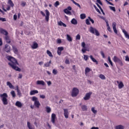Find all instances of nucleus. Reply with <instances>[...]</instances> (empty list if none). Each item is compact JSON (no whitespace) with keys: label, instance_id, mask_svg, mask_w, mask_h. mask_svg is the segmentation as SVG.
<instances>
[{"label":"nucleus","instance_id":"nucleus-1","mask_svg":"<svg viewBox=\"0 0 129 129\" xmlns=\"http://www.w3.org/2000/svg\"><path fill=\"white\" fill-rule=\"evenodd\" d=\"M6 58L8 61H10L8 63V65H9L12 69L16 70V71H19V72L21 71V69L17 66V65H19L17 59L11 55H8Z\"/></svg>","mask_w":129,"mask_h":129},{"label":"nucleus","instance_id":"nucleus-2","mask_svg":"<svg viewBox=\"0 0 129 129\" xmlns=\"http://www.w3.org/2000/svg\"><path fill=\"white\" fill-rule=\"evenodd\" d=\"M0 97L2 99V102L4 105H8L9 104V102L8 101V94L7 93H4L3 94H0Z\"/></svg>","mask_w":129,"mask_h":129},{"label":"nucleus","instance_id":"nucleus-3","mask_svg":"<svg viewBox=\"0 0 129 129\" xmlns=\"http://www.w3.org/2000/svg\"><path fill=\"white\" fill-rule=\"evenodd\" d=\"M32 100L34 101L35 106L37 108H39L41 106V103H40L38 98L37 97L33 96L32 97Z\"/></svg>","mask_w":129,"mask_h":129},{"label":"nucleus","instance_id":"nucleus-4","mask_svg":"<svg viewBox=\"0 0 129 129\" xmlns=\"http://www.w3.org/2000/svg\"><path fill=\"white\" fill-rule=\"evenodd\" d=\"M89 31L92 34L96 35V36H100V35L99 32H98V30H97V29H96V28H93L92 26H91L90 27Z\"/></svg>","mask_w":129,"mask_h":129},{"label":"nucleus","instance_id":"nucleus-5","mask_svg":"<svg viewBox=\"0 0 129 129\" xmlns=\"http://www.w3.org/2000/svg\"><path fill=\"white\" fill-rule=\"evenodd\" d=\"M113 61L115 62V63H118L120 64V66H123V63H122V61L120 59H119L117 56H114L113 58Z\"/></svg>","mask_w":129,"mask_h":129},{"label":"nucleus","instance_id":"nucleus-6","mask_svg":"<svg viewBox=\"0 0 129 129\" xmlns=\"http://www.w3.org/2000/svg\"><path fill=\"white\" fill-rule=\"evenodd\" d=\"M79 93V90L77 88H74L72 92V97H76Z\"/></svg>","mask_w":129,"mask_h":129},{"label":"nucleus","instance_id":"nucleus-7","mask_svg":"<svg viewBox=\"0 0 129 129\" xmlns=\"http://www.w3.org/2000/svg\"><path fill=\"white\" fill-rule=\"evenodd\" d=\"M3 49L5 52H6V53H11V51H12L11 46L9 44H6L5 47L3 48Z\"/></svg>","mask_w":129,"mask_h":129},{"label":"nucleus","instance_id":"nucleus-8","mask_svg":"<svg viewBox=\"0 0 129 129\" xmlns=\"http://www.w3.org/2000/svg\"><path fill=\"white\" fill-rule=\"evenodd\" d=\"M56 119H57V117H56V114L55 113H52L51 114V121L53 124L56 123Z\"/></svg>","mask_w":129,"mask_h":129},{"label":"nucleus","instance_id":"nucleus-9","mask_svg":"<svg viewBox=\"0 0 129 129\" xmlns=\"http://www.w3.org/2000/svg\"><path fill=\"white\" fill-rule=\"evenodd\" d=\"M92 92H89L87 93L85 95V96L83 98L85 100H89L90 99V96H91Z\"/></svg>","mask_w":129,"mask_h":129},{"label":"nucleus","instance_id":"nucleus-10","mask_svg":"<svg viewBox=\"0 0 129 129\" xmlns=\"http://www.w3.org/2000/svg\"><path fill=\"white\" fill-rule=\"evenodd\" d=\"M63 114L65 118H68L69 117V111L68 109H63Z\"/></svg>","mask_w":129,"mask_h":129},{"label":"nucleus","instance_id":"nucleus-11","mask_svg":"<svg viewBox=\"0 0 129 129\" xmlns=\"http://www.w3.org/2000/svg\"><path fill=\"white\" fill-rule=\"evenodd\" d=\"M45 20L47 22L49 21V17L50 16V12H49V11L48 10H45Z\"/></svg>","mask_w":129,"mask_h":129},{"label":"nucleus","instance_id":"nucleus-12","mask_svg":"<svg viewBox=\"0 0 129 129\" xmlns=\"http://www.w3.org/2000/svg\"><path fill=\"white\" fill-rule=\"evenodd\" d=\"M112 27L115 34H117V30H116V23L115 22H113Z\"/></svg>","mask_w":129,"mask_h":129},{"label":"nucleus","instance_id":"nucleus-13","mask_svg":"<svg viewBox=\"0 0 129 129\" xmlns=\"http://www.w3.org/2000/svg\"><path fill=\"white\" fill-rule=\"evenodd\" d=\"M117 83L118 85V87L119 89H121L124 86V85H123V83L122 82H119L118 81H117Z\"/></svg>","mask_w":129,"mask_h":129},{"label":"nucleus","instance_id":"nucleus-14","mask_svg":"<svg viewBox=\"0 0 129 129\" xmlns=\"http://www.w3.org/2000/svg\"><path fill=\"white\" fill-rule=\"evenodd\" d=\"M12 50L15 54H18L19 51L18 50V48L15 45H12Z\"/></svg>","mask_w":129,"mask_h":129},{"label":"nucleus","instance_id":"nucleus-15","mask_svg":"<svg viewBox=\"0 0 129 129\" xmlns=\"http://www.w3.org/2000/svg\"><path fill=\"white\" fill-rule=\"evenodd\" d=\"M90 58L91 60H92V61L94 62V63H96V65H98V61H97L96 59L94 58V57H93V56H92V55H90Z\"/></svg>","mask_w":129,"mask_h":129},{"label":"nucleus","instance_id":"nucleus-16","mask_svg":"<svg viewBox=\"0 0 129 129\" xmlns=\"http://www.w3.org/2000/svg\"><path fill=\"white\" fill-rule=\"evenodd\" d=\"M0 33L1 34H4V35H6V36L8 35L9 33H8V31L6 30H5V29L3 28H0Z\"/></svg>","mask_w":129,"mask_h":129},{"label":"nucleus","instance_id":"nucleus-17","mask_svg":"<svg viewBox=\"0 0 129 129\" xmlns=\"http://www.w3.org/2000/svg\"><path fill=\"white\" fill-rule=\"evenodd\" d=\"M36 84L37 85H42L43 86H44V85H45V82H44V81H40V80H38L36 82Z\"/></svg>","mask_w":129,"mask_h":129},{"label":"nucleus","instance_id":"nucleus-18","mask_svg":"<svg viewBox=\"0 0 129 129\" xmlns=\"http://www.w3.org/2000/svg\"><path fill=\"white\" fill-rule=\"evenodd\" d=\"M39 93V91L37 90H33L30 91V95H35V94H37Z\"/></svg>","mask_w":129,"mask_h":129},{"label":"nucleus","instance_id":"nucleus-19","mask_svg":"<svg viewBox=\"0 0 129 129\" xmlns=\"http://www.w3.org/2000/svg\"><path fill=\"white\" fill-rule=\"evenodd\" d=\"M38 47V43H37L36 41L33 42V45L31 46L32 49H37Z\"/></svg>","mask_w":129,"mask_h":129},{"label":"nucleus","instance_id":"nucleus-20","mask_svg":"<svg viewBox=\"0 0 129 129\" xmlns=\"http://www.w3.org/2000/svg\"><path fill=\"white\" fill-rule=\"evenodd\" d=\"M16 106H17L18 107H20L21 108L22 106H23V104L22 103L19 101H17L15 103Z\"/></svg>","mask_w":129,"mask_h":129},{"label":"nucleus","instance_id":"nucleus-21","mask_svg":"<svg viewBox=\"0 0 129 129\" xmlns=\"http://www.w3.org/2000/svg\"><path fill=\"white\" fill-rule=\"evenodd\" d=\"M63 12L67 15H69V16H71V15H72L71 12L68 10L67 9L63 10Z\"/></svg>","mask_w":129,"mask_h":129},{"label":"nucleus","instance_id":"nucleus-22","mask_svg":"<svg viewBox=\"0 0 129 129\" xmlns=\"http://www.w3.org/2000/svg\"><path fill=\"white\" fill-rule=\"evenodd\" d=\"M115 129H124V126L120 124L115 126Z\"/></svg>","mask_w":129,"mask_h":129},{"label":"nucleus","instance_id":"nucleus-23","mask_svg":"<svg viewBox=\"0 0 129 129\" xmlns=\"http://www.w3.org/2000/svg\"><path fill=\"white\" fill-rule=\"evenodd\" d=\"M7 86H9V88H11V89H14V86L12 84V83L7 82Z\"/></svg>","mask_w":129,"mask_h":129},{"label":"nucleus","instance_id":"nucleus-24","mask_svg":"<svg viewBox=\"0 0 129 129\" xmlns=\"http://www.w3.org/2000/svg\"><path fill=\"white\" fill-rule=\"evenodd\" d=\"M51 63L52 61L50 60L49 62L44 63V67H50Z\"/></svg>","mask_w":129,"mask_h":129},{"label":"nucleus","instance_id":"nucleus-25","mask_svg":"<svg viewBox=\"0 0 129 129\" xmlns=\"http://www.w3.org/2000/svg\"><path fill=\"white\" fill-rule=\"evenodd\" d=\"M71 24H72L73 25H77L78 24V22L77 20L76 19H75V18H73L71 21Z\"/></svg>","mask_w":129,"mask_h":129},{"label":"nucleus","instance_id":"nucleus-26","mask_svg":"<svg viewBox=\"0 0 129 129\" xmlns=\"http://www.w3.org/2000/svg\"><path fill=\"white\" fill-rule=\"evenodd\" d=\"M81 108L83 111H87V109H88L87 106L85 105H82Z\"/></svg>","mask_w":129,"mask_h":129},{"label":"nucleus","instance_id":"nucleus-27","mask_svg":"<svg viewBox=\"0 0 129 129\" xmlns=\"http://www.w3.org/2000/svg\"><path fill=\"white\" fill-rule=\"evenodd\" d=\"M27 127L29 129H35V127H33V126L31 125V122L29 121L27 122Z\"/></svg>","mask_w":129,"mask_h":129},{"label":"nucleus","instance_id":"nucleus-28","mask_svg":"<svg viewBox=\"0 0 129 129\" xmlns=\"http://www.w3.org/2000/svg\"><path fill=\"white\" fill-rule=\"evenodd\" d=\"M67 40H68V41H69V42H72V37H71V36L70 35L67 34Z\"/></svg>","mask_w":129,"mask_h":129},{"label":"nucleus","instance_id":"nucleus-29","mask_svg":"<svg viewBox=\"0 0 129 129\" xmlns=\"http://www.w3.org/2000/svg\"><path fill=\"white\" fill-rule=\"evenodd\" d=\"M5 40L6 41V43H8V44H10L11 43V39H10V37L8 36H6L5 37Z\"/></svg>","mask_w":129,"mask_h":129},{"label":"nucleus","instance_id":"nucleus-30","mask_svg":"<svg viewBox=\"0 0 129 129\" xmlns=\"http://www.w3.org/2000/svg\"><path fill=\"white\" fill-rule=\"evenodd\" d=\"M99 78L102 79V80H105V79H106V78L105 77V76L104 75H103V74H100L99 76Z\"/></svg>","mask_w":129,"mask_h":129},{"label":"nucleus","instance_id":"nucleus-31","mask_svg":"<svg viewBox=\"0 0 129 129\" xmlns=\"http://www.w3.org/2000/svg\"><path fill=\"white\" fill-rule=\"evenodd\" d=\"M8 4L9 5H10L11 7H12V8H14V7L15 6V4H14L12 0H8Z\"/></svg>","mask_w":129,"mask_h":129},{"label":"nucleus","instance_id":"nucleus-32","mask_svg":"<svg viewBox=\"0 0 129 129\" xmlns=\"http://www.w3.org/2000/svg\"><path fill=\"white\" fill-rule=\"evenodd\" d=\"M17 91L18 95L21 96V95H22V93H21V91H20V89H19V86H17Z\"/></svg>","mask_w":129,"mask_h":129},{"label":"nucleus","instance_id":"nucleus-33","mask_svg":"<svg viewBox=\"0 0 129 129\" xmlns=\"http://www.w3.org/2000/svg\"><path fill=\"white\" fill-rule=\"evenodd\" d=\"M90 71H91V69L88 67L86 68L85 70V74L89 73V72H90Z\"/></svg>","mask_w":129,"mask_h":129},{"label":"nucleus","instance_id":"nucleus-34","mask_svg":"<svg viewBox=\"0 0 129 129\" xmlns=\"http://www.w3.org/2000/svg\"><path fill=\"white\" fill-rule=\"evenodd\" d=\"M46 111L47 113H50V112H51V108H50L49 106H46Z\"/></svg>","mask_w":129,"mask_h":129},{"label":"nucleus","instance_id":"nucleus-35","mask_svg":"<svg viewBox=\"0 0 129 129\" xmlns=\"http://www.w3.org/2000/svg\"><path fill=\"white\" fill-rule=\"evenodd\" d=\"M80 18L81 20H84V19L86 18V15H85V14H82L80 15Z\"/></svg>","mask_w":129,"mask_h":129},{"label":"nucleus","instance_id":"nucleus-36","mask_svg":"<svg viewBox=\"0 0 129 129\" xmlns=\"http://www.w3.org/2000/svg\"><path fill=\"white\" fill-rule=\"evenodd\" d=\"M47 54L48 55L49 57H53V54H52V52L50 51V50H47Z\"/></svg>","mask_w":129,"mask_h":129},{"label":"nucleus","instance_id":"nucleus-37","mask_svg":"<svg viewBox=\"0 0 129 129\" xmlns=\"http://www.w3.org/2000/svg\"><path fill=\"white\" fill-rule=\"evenodd\" d=\"M11 95H12V97H13V98H15V97H16V93L15 92V91H11Z\"/></svg>","mask_w":129,"mask_h":129},{"label":"nucleus","instance_id":"nucleus-38","mask_svg":"<svg viewBox=\"0 0 129 129\" xmlns=\"http://www.w3.org/2000/svg\"><path fill=\"white\" fill-rule=\"evenodd\" d=\"M108 61L109 62V63L110 64L111 66H113V63H112V61H111V59H110V57H108Z\"/></svg>","mask_w":129,"mask_h":129},{"label":"nucleus","instance_id":"nucleus-39","mask_svg":"<svg viewBox=\"0 0 129 129\" xmlns=\"http://www.w3.org/2000/svg\"><path fill=\"white\" fill-rule=\"evenodd\" d=\"M60 5V3H59V1H56L54 4V6L55 8H57V7H58V6H59Z\"/></svg>","mask_w":129,"mask_h":129},{"label":"nucleus","instance_id":"nucleus-40","mask_svg":"<svg viewBox=\"0 0 129 129\" xmlns=\"http://www.w3.org/2000/svg\"><path fill=\"white\" fill-rule=\"evenodd\" d=\"M94 108V107H92L91 108V110L92 112H93L95 114L96 113H97V110H95Z\"/></svg>","mask_w":129,"mask_h":129},{"label":"nucleus","instance_id":"nucleus-41","mask_svg":"<svg viewBox=\"0 0 129 129\" xmlns=\"http://www.w3.org/2000/svg\"><path fill=\"white\" fill-rule=\"evenodd\" d=\"M86 51H88V50H87L86 48H84L83 47V48L82 49V53H86Z\"/></svg>","mask_w":129,"mask_h":129},{"label":"nucleus","instance_id":"nucleus-42","mask_svg":"<svg viewBox=\"0 0 129 129\" xmlns=\"http://www.w3.org/2000/svg\"><path fill=\"white\" fill-rule=\"evenodd\" d=\"M88 57H89L88 55H85V54L84 55V60H85V61H87V60H88L89 59Z\"/></svg>","mask_w":129,"mask_h":129},{"label":"nucleus","instance_id":"nucleus-43","mask_svg":"<svg viewBox=\"0 0 129 129\" xmlns=\"http://www.w3.org/2000/svg\"><path fill=\"white\" fill-rule=\"evenodd\" d=\"M109 8L110 9V10H111V11H113V12H115V7H112V6H109Z\"/></svg>","mask_w":129,"mask_h":129},{"label":"nucleus","instance_id":"nucleus-44","mask_svg":"<svg viewBox=\"0 0 129 129\" xmlns=\"http://www.w3.org/2000/svg\"><path fill=\"white\" fill-rule=\"evenodd\" d=\"M81 38V36L79 34H78L76 37V40H80Z\"/></svg>","mask_w":129,"mask_h":129},{"label":"nucleus","instance_id":"nucleus-45","mask_svg":"<svg viewBox=\"0 0 129 129\" xmlns=\"http://www.w3.org/2000/svg\"><path fill=\"white\" fill-rule=\"evenodd\" d=\"M57 50L60 51V52H62V51H63V50H64V47H58L57 48Z\"/></svg>","mask_w":129,"mask_h":129},{"label":"nucleus","instance_id":"nucleus-46","mask_svg":"<svg viewBox=\"0 0 129 129\" xmlns=\"http://www.w3.org/2000/svg\"><path fill=\"white\" fill-rule=\"evenodd\" d=\"M39 97L42 99H45V98H46L45 95H40Z\"/></svg>","mask_w":129,"mask_h":129},{"label":"nucleus","instance_id":"nucleus-47","mask_svg":"<svg viewBox=\"0 0 129 129\" xmlns=\"http://www.w3.org/2000/svg\"><path fill=\"white\" fill-rule=\"evenodd\" d=\"M100 54H101V56H102L103 58H105V55L104 54V52H103V51H101L100 52Z\"/></svg>","mask_w":129,"mask_h":129},{"label":"nucleus","instance_id":"nucleus-48","mask_svg":"<svg viewBox=\"0 0 129 129\" xmlns=\"http://www.w3.org/2000/svg\"><path fill=\"white\" fill-rule=\"evenodd\" d=\"M52 73H53V74H54V75H56L57 74V70H55V69L53 70V71H52Z\"/></svg>","mask_w":129,"mask_h":129},{"label":"nucleus","instance_id":"nucleus-49","mask_svg":"<svg viewBox=\"0 0 129 129\" xmlns=\"http://www.w3.org/2000/svg\"><path fill=\"white\" fill-rule=\"evenodd\" d=\"M26 5H27V3H26V2H22V3H21V6H22V7H25L26 6Z\"/></svg>","mask_w":129,"mask_h":129},{"label":"nucleus","instance_id":"nucleus-50","mask_svg":"<svg viewBox=\"0 0 129 129\" xmlns=\"http://www.w3.org/2000/svg\"><path fill=\"white\" fill-rule=\"evenodd\" d=\"M88 19H89V21H90V22H91L93 24L94 23V20H93V19H91V18L90 17H89Z\"/></svg>","mask_w":129,"mask_h":129},{"label":"nucleus","instance_id":"nucleus-51","mask_svg":"<svg viewBox=\"0 0 129 129\" xmlns=\"http://www.w3.org/2000/svg\"><path fill=\"white\" fill-rule=\"evenodd\" d=\"M86 25H90V22H89V19H87L86 20Z\"/></svg>","mask_w":129,"mask_h":129},{"label":"nucleus","instance_id":"nucleus-52","mask_svg":"<svg viewBox=\"0 0 129 129\" xmlns=\"http://www.w3.org/2000/svg\"><path fill=\"white\" fill-rule=\"evenodd\" d=\"M0 21H2V22H7V19H6V18H3L0 17Z\"/></svg>","mask_w":129,"mask_h":129},{"label":"nucleus","instance_id":"nucleus-53","mask_svg":"<svg viewBox=\"0 0 129 129\" xmlns=\"http://www.w3.org/2000/svg\"><path fill=\"white\" fill-rule=\"evenodd\" d=\"M40 14H41V15H42V16H43V17H46V15L45 14L44 12L40 11Z\"/></svg>","mask_w":129,"mask_h":129},{"label":"nucleus","instance_id":"nucleus-54","mask_svg":"<svg viewBox=\"0 0 129 129\" xmlns=\"http://www.w3.org/2000/svg\"><path fill=\"white\" fill-rule=\"evenodd\" d=\"M85 42H83L82 43V47H83V48H86V47H85Z\"/></svg>","mask_w":129,"mask_h":129},{"label":"nucleus","instance_id":"nucleus-55","mask_svg":"<svg viewBox=\"0 0 129 129\" xmlns=\"http://www.w3.org/2000/svg\"><path fill=\"white\" fill-rule=\"evenodd\" d=\"M65 63L66 64H70V61H69V59H66Z\"/></svg>","mask_w":129,"mask_h":129},{"label":"nucleus","instance_id":"nucleus-56","mask_svg":"<svg viewBox=\"0 0 129 129\" xmlns=\"http://www.w3.org/2000/svg\"><path fill=\"white\" fill-rule=\"evenodd\" d=\"M97 3H98L99 5H100L101 6H102V3L100 0H97Z\"/></svg>","mask_w":129,"mask_h":129},{"label":"nucleus","instance_id":"nucleus-57","mask_svg":"<svg viewBox=\"0 0 129 129\" xmlns=\"http://www.w3.org/2000/svg\"><path fill=\"white\" fill-rule=\"evenodd\" d=\"M105 23L106 24V26L107 27V28L109 27V24H108V21L107 20H105Z\"/></svg>","mask_w":129,"mask_h":129},{"label":"nucleus","instance_id":"nucleus-58","mask_svg":"<svg viewBox=\"0 0 129 129\" xmlns=\"http://www.w3.org/2000/svg\"><path fill=\"white\" fill-rule=\"evenodd\" d=\"M106 3H107L108 4H109V5H110V6H113V4L110 3L109 1H107V0H105Z\"/></svg>","mask_w":129,"mask_h":129},{"label":"nucleus","instance_id":"nucleus-59","mask_svg":"<svg viewBox=\"0 0 129 129\" xmlns=\"http://www.w3.org/2000/svg\"><path fill=\"white\" fill-rule=\"evenodd\" d=\"M62 51H60V50H58V49H57V55H59V56H60V55H61V52Z\"/></svg>","mask_w":129,"mask_h":129},{"label":"nucleus","instance_id":"nucleus-60","mask_svg":"<svg viewBox=\"0 0 129 129\" xmlns=\"http://www.w3.org/2000/svg\"><path fill=\"white\" fill-rule=\"evenodd\" d=\"M57 44H61V43H62V40H61V39H57Z\"/></svg>","mask_w":129,"mask_h":129},{"label":"nucleus","instance_id":"nucleus-61","mask_svg":"<svg viewBox=\"0 0 129 129\" xmlns=\"http://www.w3.org/2000/svg\"><path fill=\"white\" fill-rule=\"evenodd\" d=\"M63 22L61 21H60L59 22H58V26H62L63 25Z\"/></svg>","mask_w":129,"mask_h":129},{"label":"nucleus","instance_id":"nucleus-62","mask_svg":"<svg viewBox=\"0 0 129 129\" xmlns=\"http://www.w3.org/2000/svg\"><path fill=\"white\" fill-rule=\"evenodd\" d=\"M47 84L48 85V86H50L52 84V82L51 81H48L47 82Z\"/></svg>","mask_w":129,"mask_h":129},{"label":"nucleus","instance_id":"nucleus-63","mask_svg":"<svg viewBox=\"0 0 129 129\" xmlns=\"http://www.w3.org/2000/svg\"><path fill=\"white\" fill-rule=\"evenodd\" d=\"M68 11H71L72 10V8H71V7L69 6L68 7L67 9Z\"/></svg>","mask_w":129,"mask_h":129},{"label":"nucleus","instance_id":"nucleus-64","mask_svg":"<svg viewBox=\"0 0 129 129\" xmlns=\"http://www.w3.org/2000/svg\"><path fill=\"white\" fill-rule=\"evenodd\" d=\"M91 129H99L98 127L93 126Z\"/></svg>","mask_w":129,"mask_h":129}]
</instances>
